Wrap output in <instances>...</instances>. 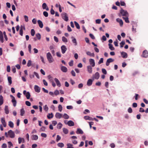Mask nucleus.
Here are the masks:
<instances>
[{"label": "nucleus", "instance_id": "nucleus-1", "mask_svg": "<svg viewBox=\"0 0 148 148\" xmlns=\"http://www.w3.org/2000/svg\"><path fill=\"white\" fill-rule=\"evenodd\" d=\"M47 58L49 63H51L54 62V60L50 52H48L47 54Z\"/></svg>", "mask_w": 148, "mask_h": 148}, {"label": "nucleus", "instance_id": "nucleus-2", "mask_svg": "<svg viewBox=\"0 0 148 148\" xmlns=\"http://www.w3.org/2000/svg\"><path fill=\"white\" fill-rule=\"evenodd\" d=\"M120 13L123 16L125 17H123V18H128L129 14L126 11L121 9V10Z\"/></svg>", "mask_w": 148, "mask_h": 148}, {"label": "nucleus", "instance_id": "nucleus-3", "mask_svg": "<svg viewBox=\"0 0 148 148\" xmlns=\"http://www.w3.org/2000/svg\"><path fill=\"white\" fill-rule=\"evenodd\" d=\"M10 96L12 98V102L13 103V106L14 107L16 106V101L15 100V97L12 95H11Z\"/></svg>", "mask_w": 148, "mask_h": 148}, {"label": "nucleus", "instance_id": "nucleus-4", "mask_svg": "<svg viewBox=\"0 0 148 148\" xmlns=\"http://www.w3.org/2000/svg\"><path fill=\"white\" fill-rule=\"evenodd\" d=\"M23 94L25 95L26 98L27 99H30V93L29 92H26L25 90H24L23 92Z\"/></svg>", "mask_w": 148, "mask_h": 148}, {"label": "nucleus", "instance_id": "nucleus-5", "mask_svg": "<svg viewBox=\"0 0 148 148\" xmlns=\"http://www.w3.org/2000/svg\"><path fill=\"white\" fill-rule=\"evenodd\" d=\"M11 138H13L14 137L15 134L14 132L12 130H10L8 132Z\"/></svg>", "mask_w": 148, "mask_h": 148}, {"label": "nucleus", "instance_id": "nucleus-6", "mask_svg": "<svg viewBox=\"0 0 148 148\" xmlns=\"http://www.w3.org/2000/svg\"><path fill=\"white\" fill-rule=\"evenodd\" d=\"M114 61V60L111 58L108 59L106 62V65L107 66H108L110 63L113 62Z\"/></svg>", "mask_w": 148, "mask_h": 148}, {"label": "nucleus", "instance_id": "nucleus-7", "mask_svg": "<svg viewBox=\"0 0 148 148\" xmlns=\"http://www.w3.org/2000/svg\"><path fill=\"white\" fill-rule=\"evenodd\" d=\"M67 50V49L65 45H63L61 47V52L62 54H64Z\"/></svg>", "mask_w": 148, "mask_h": 148}, {"label": "nucleus", "instance_id": "nucleus-8", "mask_svg": "<svg viewBox=\"0 0 148 148\" xmlns=\"http://www.w3.org/2000/svg\"><path fill=\"white\" fill-rule=\"evenodd\" d=\"M142 56L144 58H147L148 57V52L147 50H145L143 51Z\"/></svg>", "mask_w": 148, "mask_h": 148}, {"label": "nucleus", "instance_id": "nucleus-9", "mask_svg": "<svg viewBox=\"0 0 148 148\" xmlns=\"http://www.w3.org/2000/svg\"><path fill=\"white\" fill-rule=\"evenodd\" d=\"M89 61L90 64L93 67H94L95 65V63L94 60L92 59H90L89 60Z\"/></svg>", "mask_w": 148, "mask_h": 148}, {"label": "nucleus", "instance_id": "nucleus-10", "mask_svg": "<svg viewBox=\"0 0 148 148\" xmlns=\"http://www.w3.org/2000/svg\"><path fill=\"white\" fill-rule=\"evenodd\" d=\"M121 55L122 58H127V53L124 52H121Z\"/></svg>", "mask_w": 148, "mask_h": 148}, {"label": "nucleus", "instance_id": "nucleus-11", "mask_svg": "<svg viewBox=\"0 0 148 148\" xmlns=\"http://www.w3.org/2000/svg\"><path fill=\"white\" fill-rule=\"evenodd\" d=\"M1 122L3 124L4 127H5L6 126V123L5 121V119L4 118H1Z\"/></svg>", "mask_w": 148, "mask_h": 148}, {"label": "nucleus", "instance_id": "nucleus-12", "mask_svg": "<svg viewBox=\"0 0 148 148\" xmlns=\"http://www.w3.org/2000/svg\"><path fill=\"white\" fill-rule=\"evenodd\" d=\"M65 124H68L69 126H73L74 125V123L73 121L71 120L69 121L67 123Z\"/></svg>", "mask_w": 148, "mask_h": 148}, {"label": "nucleus", "instance_id": "nucleus-13", "mask_svg": "<svg viewBox=\"0 0 148 148\" xmlns=\"http://www.w3.org/2000/svg\"><path fill=\"white\" fill-rule=\"evenodd\" d=\"M42 8L43 9H46L47 11L49 10V8L45 3H44L42 4Z\"/></svg>", "mask_w": 148, "mask_h": 148}, {"label": "nucleus", "instance_id": "nucleus-14", "mask_svg": "<svg viewBox=\"0 0 148 148\" xmlns=\"http://www.w3.org/2000/svg\"><path fill=\"white\" fill-rule=\"evenodd\" d=\"M34 88L36 92H40V89L38 86L36 85H35Z\"/></svg>", "mask_w": 148, "mask_h": 148}, {"label": "nucleus", "instance_id": "nucleus-15", "mask_svg": "<svg viewBox=\"0 0 148 148\" xmlns=\"http://www.w3.org/2000/svg\"><path fill=\"white\" fill-rule=\"evenodd\" d=\"M54 80L56 84L57 85L58 87H60L61 85L58 79L57 78H55L54 79Z\"/></svg>", "mask_w": 148, "mask_h": 148}, {"label": "nucleus", "instance_id": "nucleus-16", "mask_svg": "<svg viewBox=\"0 0 148 148\" xmlns=\"http://www.w3.org/2000/svg\"><path fill=\"white\" fill-rule=\"evenodd\" d=\"M76 133L77 134H83V132L80 128H77L76 131Z\"/></svg>", "mask_w": 148, "mask_h": 148}, {"label": "nucleus", "instance_id": "nucleus-17", "mask_svg": "<svg viewBox=\"0 0 148 148\" xmlns=\"http://www.w3.org/2000/svg\"><path fill=\"white\" fill-rule=\"evenodd\" d=\"M62 114L58 112L56 113L55 115L56 118L58 119H60L62 117Z\"/></svg>", "mask_w": 148, "mask_h": 148}, {"label": "nucleus", "instance_id": "nucleus-18", "mask_svg": "<svg viewBox=\"0 0 148 148\" xmlns=\"http://www.w3.org/2000/svg\"><path fill=\"white\" fill-rule=\"evenodd\" d=\"M23 29L24 30H25V27H22V26H21L19 32V34L21 36H23Z\"/></svg>", "mask_w": 148, "mask_h": 148}, {"label": "nucleus", "instance_id": "nucleus-19", "mask_svg": "<svg viewBox=\"0 0 148 148\" xmlns=\"http://www.w3.org/2000/svg\"><path fill=\"white\" fill-rule=\"evenodd\" d=\"M87 70L90 73H91L92 72V69L90 66H87Z\"/></svg>", "mask_w": 148, "mask_h": 148}, {"label": "nucleus", "instance_id": "nucleus-20", "mask_svg": "<svg viewBox=\"0 0 148 148\" xmlns=\"http://www.w3.org/2000/svg\"><path fill=\"white\" fill-rule=\"evenodd\" d=\"M116 21L119 23L121 27L123 25V22L121 19H116Z\"/></svg>", "mask_w": 148, "mask_h": 148}, {"label": "nucleus", "instance_id": "nucleus-21", "mask_svg": "<svg viewBox=\"0 0 148 148\" xmlns=\"http://www.w3.org/2000/svg\"><path fill=\"white\" fill-rule=\"evenodd\" d=\"M61 69L62 72H66L67 71V69L64 66H62L61 67Z\"/></svg>", "mask_w": 148, "mask_h": 148}, {"label": "nucleus", "instance_id": "nucleus-22", "mask_svg": "<svg viewBox=\"0 0 148 148\" xmlns=\"http://www.w3.org/2000/svg\"><path fill=\"white\" fill-rule=\"evenodd\" d=\"M61 16L62 18H68L67 15L66 13H62Z\"/></svg>", "mask_w": 148, "mask_h": 148}, {"label": "nucleus", "instance_id": "nucleus-23", "mask_svg": "<svg viewBox=\"0 0 148 148\" xmlns=\"http://www.w3.org/2000/svg\"><path fill=\"white\" fill-rule=\"evenodd\" d=\"M99 73L98 72H97L94 75V78L96 79H98L99 78Z\"/></svg>", "mask_w": 148, "mask_h": 148}, {"label": "nucleus", "instance_id": "nucleus-24", "mask_svg": "<svg viewBox=\"0 0 148 148\" xmlns=\"http://www.w3.org/2000/svg\"><path fill=\"white\" fill-rule=\"evenodd\" d=\"M92 80L91 79H90L88 80L87 84L88 86H90L92 84Z\"/></svg>", "mask_w": 148, "mask_h": 148}, {"label": "nucleus", "instance_id": "nucleus-25", "mask_svg": "<svg viewBox=\"0 0 148 148\" xmlns=\"http://www.w3.org/2000/svg\"><path fill=\"white\" fill-rule=\"evenodd\" d=\"M38 23L39 25V27L40 28H42L43 27V24L42 21L40 20H38Z\"/></svg>", "mask_w": 148, "mask_h": 148}, {"label": "nucleus", "instance_id": "nucleus-26", "mask_svg": "<svg viewBox=\"0 0 148 148\" xmlns=\"http://www.w3.org/2000/svg\"><path fill=\"white\" fill-rule=\"evenodd\" d=\"M86 53L87 55L89 56H92V57H93L95 56V54L94 53H91L90 51H87L86 52Z\"/></svg>", "mask_w": 148, "mask_h": 148}, {"label": "nucleus", "instance_id": "nucleus-27", "mask_svg": "<svg viewBox=\"0 0 148 148\" xmlns=\"http://www.w3.org/2000/svg\"><path fill=\"white\" fill-rule=\"evenodd\" d=\"M71 38L72 39V41L73 43L74 44V45H76L77 44V43L76 39L73 36L71 37Z\"/></svg>", "mask_w": 148, "mask_h": 148}, {"label": "nucleus", "instance_id": "nucleus-28", "mask_svg": "<svg viewBox=\"0 0 148 148\" xmlns=\"http://www.w3.org/2000/svg\"><path fill=\"white\" fill-rule=\"evenodd\" d=\"M3 103V97L1 95L0 96V106H1Z\"/></svg>", "mask_w": 148, "mask_h": 148}, {"label": "nucleus", "instance_id": "nucleus-29", "mask_svg": "<svg viewBox=\"0 0 148 148\" xmlns=\"http://www.w3.org/2000/svg\"><path fill=\"white\" fill-rule=\"evenodd\" d=\"M5 113L6 114H8L9 113V111L8 107V106H5Z\"/></svg>", "mask_w": 148, "mask_h": 148}, {"label": "nucleus", "instance_id": "nucleus-30", "mask_svg": "<svg viewBox=\"0 0 148 148\" xmlns=\"http://www.w3.org/2000/svg\"><path fill=\"white\" fill-rule=\"evenodd\" d=\"M84 119H85L86 120H88L90 121H93V119L90 117L89 116H85L84 117Z\"/></svg>", "mask_w": 148, "mask_h": 148}, {"label": "nucleus", "instance_id": "nucleus-31", "mask_svg": "<svg viewBox=\"0 0 148 148\" xmlns=\"http://www.w3.org/2000/svg\"><path fill=\"white\" fill-rule=\"evenodd\" d=\"M8 125L11 128H13L14 127V124L11 121H9L8 122Z\"/></svg>", "mask_w": 148, "mask_h": 148}, {"label": "nucleus", "instance_id": "nucleus-32", "mask_svg": "<svg viewBox=\"0 0 148 148\" xmlns=\"http://www.w3.org/2000/svg\"><path fill=\"white\" fill-rule=\"evenodd\" d=\"M108 46L109 47V48L111 50H114V48L113 47V45L112 44L109 43L108 44Z\"/></svg>", "mask_w": 148, "mask_h": 148}, {"label": "nucleus", "instance_id": "nucleus-33", "mask_svg": "<svg viewBox=\"0 0 148 148\" xmlns=\"http://www.w3.org/2000/svg\"><path fill=\"white\" fill-rule=\"evenodd\" d=\"M36 36L38 40H40L41 38V36L40 34L38 33L36 34Z\"/></svg>", "mask_w": 148, "mask_h": 148}, {"label": "nucleus", "instance_id": "nucleus-34", "mask_svg": "<svg viewBox=\"0 0 148 148\" xmlns=\"http://www.w3.org/2000/svg\"><path fill=\"white\" fill-rule=\"evenodd\" d=\"M22 140H23V143H24V141H25L24 139L23 138H21V137H19L18 138V143L19 144H20L21 143V142L22 141Z\"/></svg>", "mask_w": 148, "mask_h": 148}, {"label": "nucleus", "instance_id": "nucleus-35", "mask_svg": "<svg viewBox=\"0 0 148 148\" xmlns=\"http://www.w3.org/2000/svg\"><path fill=\"white\" fill-rule=\"evenodd\" d=\"M38 137L37 135H33L32 136V139L33 140H37L38 139Z\"/></svg>", "mask_w": 148, "mask_h": 148}, {"label": "nucleus", "instance_id": "nucleus-36", "mask_svg": "<svg viewBox=\"0 0 148 148\" xmlns=\"http://www.w3.org/2000/svg\"><path fill=\"white\" fill-rule=\"evenodd\" d=\"M48 78L51 82H53V78L50 75H49L48 76Z\"/></svg>", "mask_w": 148, "mask_h": 148}, {"label": "nucleus", "instance_id": "nucleus-37", "mask_svg": "<svg viewBox=\"0 0 148 148\" xmlns=\"http://www.w3.org/2000/svg\"><path fill=\"white\" fill-rule=\"evenodd\" d=\"M63 132L65 134H67L68 133V130L66 128H63Z\"/></svg>", "mask_w": 148, "mask_h": 148}, {"label": "nucleus", "instance_id": "nucleus-38", "mask_svg": "<svg viewBox=\"0 0 148 148\" xmlns=\"http://www.w3.org/2000/svg\"><path fill=\"white\" fill-rule=\"evenodd\" d=\"M53 117V114L52 113L50 114H49L47 116V117L48 119H50L52 118Z\"/></svg>", "mask_w": 148, "mask_h": 148}, {"label": "nucleus", "instance_id": "nucleus-39", "mask_svg": "<svg viewBox=\"0 0 148 148\" xmlns=\"http://www.w3.org/2000/svg\"><path fill=\"white\" fill-rule=\"evenodd\" d=\"M20 112L21 116H23L25 113V111L23 108L21 109Z\"/></svg>", "mask_w": 148, "mask_h": 148}, {"label": "nucleus", "instance_id": "nucleus-40", "mask_svg": "<svg viewBox=\"0 0 148 148\" xmlns=\"http://www.w3.org/2000/svg\"><path fill=\"white\" fill-rule=\"evenodd\" d=\"M62 126V124L60 123H59L57 125V127L58 128L60 129L61 128Z\"/></svg>", "mask_w": 148, "mask_h": 148}, {"label": "nucleus", "instance_id": "nucleus-41", "mask_svg": "<svg viewBox=\"0 0 148 148\" xmlns=\"http://www.w3.org/2000/svg\"><path fill=\"white\" fill-rule=\"evenodd\" d=\"M63 117L65 119H68L69 118V116L66 113H64V114Z\"/></svg>", "mask_w": 148, "mask_h": 148}, {"label": "nucleus", "instance_id": "nucleus-42", "mask_svg": "<svg viewBox=\"0 0 148 148\" xmlns=\"http://www.w3.org/2000/svg\"><path fill=\"white\" fill-rule=\"evenodd\" d=\"M8 82L10 85L12 83V78L11 77L9 76L8 77Z\"/></svg>", "mask_w": 148, "mask_h": 148}, {"label": "nucleus", "instance_id": "nucleus-43", "mask_svg": "<svg viewBox=\"0 0 148 148\" xmlns=\"http://www.w3.org/2000/svg\"><path fill=\"white\" fill-rule=\"evenodd\" d=\"M67 147L66 148H74L73 147V145L72 144L70 143H68L67 145Z\"/></svg>", "mask_w": 148, "mask_h": 148}, {"label": "nucleus", "instance_id": "nucleus-44", "mask_svg": "<svg viewBox=\"0 0 148 148\" xmlns=\"http://www.w3.org/2000/svg\"><path fill=\"white\" fill-rule=\"evenodd\" d=\"M58 146L60 147H64V145L63 143H58Z\"/></svg>", "mask_w": 148, "mask_h": 148}, {"label": "nucleus", "instance_id": "nucleus-45", "mask_svg": "<svg viewBox=\"0 0 148 148\" xmlns=\"http://www.w3.org/2000/svg\"><path fill=\"white\" fill-rule=\"evenodd\" d=\"M75 26L77 29H80V26L79 24L76 21L74 22Z\"/></svg>", "mask_w": 148, "mask_h": 148}, {"label": "nucleus", "instance_id": "nucleus-46", "mask_svg": "<svg viewBox=\"0 0 148 148\" xmlns=\"http://www.w3.org/2000/svg\"><path fill=\"white\" fill-rule=\"evenodd\" d=\"M35 32L34 29H32L31 30V35L32 36H34L35 34Z\"/></svg>", "mask_w": 148, "mask_h": 148}, {"label": "nucleus", "instance_id": "nucleus-47", "mask_svg": "<svg viewBox=\"0 0 148 148\" xmlns=\"http://www.w3.org/2000/svg\"><path fill=\"white\" fill-rule=\"evenodd\" d=\"M62 41L64 42H68L67 39L64 36L62 37Z\"/></svg>", "mask_w": 148, "mask_h": 148}, {"label": "nucleus", "instance_id": "nucleus-48", "mask_svg": "<svg viewBox=\"0 0 148 148\" xmlns=\"http://www.w3.org/2000/svg\"><path fill=\"white\" fill-rule=\"evenodd\" d=\"M58 110L60 112H61L62 110V107L60 104L58 106Z\"/></svg>", "mask_w": 148, "mask_h": 148}, {"label": "nucleus", "instance_id": "nucleus-49", "mask_svg": "<svg viewBox=\"0 0 148 148\" xmlns=\"http://www.w3.org/2000/svg\"><path fill=\"white\" fill-rule=\"evenodd\" d=\"M32 64V61L31 60H29L27 63V66L29 67Z\"/></svg>", "mask_w": 148, "mask_h": 148}, {"label": "nucleus", "instance_id": "nucleus-50", "mask_svg": "<svg viewBox=\"0 0 148 148\" xmlns=\"http://www.w3.org/2000/svg\"><path fill=\"white\" fill-rule=\"evenodd\" d=\"M43 109L46 111H47L48 110V108L47 105H46L43 107Z\"/></svg>", "mask_w": 148, "mask_h": 148}, {"label": "nucleus", "instance_id": "nucleus-51", "mask_svg": "<svg viewBox=\"0 0 148 148\" xmlns=\"http://www.w3.org/2000/svg\"><path fill=\"white\" fill-rule=\"evenodd\" d=\"M125 42L124 41H122L120 44V47L122 48L123 47V45L125 44Z\"/></svg>", "mask_w": 148, "mask_h": 148}, {"label": "nucleus", "instance_id": "nucleus-52", "mask_svg": "<svg viewBox=\"0 0 148 148\" xmlns=\"http://www.w3.org/2000/svg\"><path fill=\"white\" fill-rule=\"evenodd\" d=\"M102 72L104 74L106 75L107 74V72L106 70L104 69H102Z\"/></svg>", "mask_w": 148, "mask_h": 148}, {"label": "nucleus", "instance_id": "nucleus-53", "mask_svg": "<svg viewBox=\"0 0 148 148\" xmlns=\"http://www.w3.org/2000/svg\"><path fill=\"white\" fill-rule=\"evenodd\" d=\"M31 48H32V47H31V45L30 44H29L28 45V48L29 51L30 53H31Z\"/></svg>", "mask_w": 148, "mask_h": 148}, {"label": "nucleus", "instance_id": "nucleus-54", "mask_svg": "<svg viewBox=\"0 0 148 148\" xmlns=\"http://www.w3.org/2000/svg\"><path fill=\"white\" fill-rule=\"evenodd\" d=\"M103 58H101L100 59V60H99V61L98 62V64H99L103 63Z\"/></svg>", "mask_w": 148, "mask_h": 148}, {"label": "nucleus", "instance_id": "nucleus-55", "mask_svg": "<svg viewBox=\"0 0 148 148\" xmlns=\"http://www.w3.org/2000/svg\"><path fill=\"white\" fill-rule=\"evenodd\" d=\"M43 14L46 17H47L48 15V12L46 11H44L43 12Z\"/></svg>", "mask_w": 148, "mask_h": 148}, {"label": "nucleus", "instance_id": "nucleus-56", "mask_svg": "<svg viewBox=\"0 0 148 148\" xmlns=\"http://www.w3.org/2000/svg\"><path fill=\"white\" fill-rule=\"evenodd\" d=\"M8 147L9 148H10L11 146H13L12 143L10 141L8 142Z\"/></svg>", "mask_w": 148, "mask_h": 148}, {"label": "nucleus", "instance_id": "nucleus-57", "mask_svg": "<svg viewBox=\"0 0 148 148\" xmlns=\"http://www.w3.org/2000/svg\"><path fill=\"white\" fill-rule=\"evenodd\" d=\"M25 104L28 106H30L31 105V103L28 101H26L25 102Z\"/></svg>", "mask_w": 148, "mask_h": 148}, {"label": "nucleus", "instance_id": "nucleus-58", "mask_svg": "<svg viewBox=\"0 0 148 148\" xmlns=\"http://www.w3.org/2000/svg\"><path fill=\"white\" fill-rule=\"evenodd\" d=\"M61 138V137L59 135H57V136L56 139V141L57 142H58L59 140H60Z\"/></svg>", "mask_w": 148, "mask_h": 148}, {"label": "nucleus", "instance_id": "nucleus-59", "mask_svg": "<svg viewBox=\"0 0 148 148\" xmlns=\"http://www.w3.org/2000/svg\"><path fill=\"white\" fill-rule=\"evenodd\" d=\"M41 135L42 137L44 138H46L47 137V134L44 133H42Z\"/></svg>", "mask_w": 148, "mask_h": 148}, {"label": "nucleus", "instance_id": "nucleus-60", "mask_svg": "<svg viewBox=\"0 0 148 148\" xmlns=\"http://www.w3.org/2000/svg\"><path fill=\"white\" fill-rule=\"evenodd\" d=\"M10 66L8 65L7 67V71L8 72H10Z\"/></svg>", "mask_w": 148, "mask_h": 148}, {"label": "nucleus", "instance_id": "nucleus-61", "mask_svg": "<svg viewBox=\"0 0 148 148\" xmlns=\"http://www.w3.org/2000/svg\"><path fill=\"white\" fill-rule=\"evenodd\" d=\"M69 65L70 66H72L73 65V61L71 60L70 62L69 63Z\"/></svg>", "mask_w": 148, "mask_h": 148}, {"label": "nucleus", "instance_id": "nucleus-62", "mask_svg": "<svg viewBox=\"0 0 148 148\" xmlns=\"http://www.w3.org/2000/svg\"><path fill=\"white\" fill-rule=\"evenodd\" d=\"M71 73L73 76L75 77L76 75L74 71L73 70L71 71Z\"/></svg>", "mask_w": 148, "mask_h": 148}, {"label": "nucleus", "instance_id": "nucleus-63", "mask_svg": "<svg viewBox=\"0 0 148 148\" xmlns=\"http://www.w3.org/2000/svg\"><path fill=\"white\" fill-rule=\"evenodd\" d=\"M54 94L56 95H59V91L57 90H56L54 91Z\"/></svg>", "mask_w": 148, "mask_h": 148}, {"label": "nucleus", "instance_id": "nucleus-64", "mask_svg": "<svg viewBox=\"0 0 148 148\" xmlns=\"http://www.w3.org/2000/svg\"><path fill=\"white\" fill-rule=\"evenodd\" d=\"M2 148H6L7 147V145L5 143H3L1 146Z\"/></svg>", "mask_w": 148, "mask_h": 148}]
</instances>
